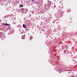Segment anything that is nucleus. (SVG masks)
I'll return each mask as SVG.
<instances>
[{
    "instance_id": "f257e3e1",
    "label": "nucleus",
    "mask_w": 77,
    "mask_h": 77,
    "mask_svg": "<svg viewBox=\"0 0 77 77\" xmlns=\"http://www.w3.org/2000/svg\"><path fill=\"white\" fill-rule=\"evenodd\" d=\"M22 39H24L25 38V35H23L22 36Z\"/></svg>"
},
{
    "instance_id": "7ed1b4c3",
    "label": "nucleus",
    "mask_w": 77,
    "mask_h": 77,
    "mask_svg": "<svg viewBox=\"0 0 77 77\" xmlns=\"http://www.w3.org/2000/svg\"><path fill=\"white\" fill-rule=\"evenodd\" d=\"M19 6L20 7V8H23V5H20Z\"/></svg>"
},
{
    "instance_id": "20e7f679",
    "label": "nucleus",
    "mask_w": 77,
    "mask_h": 77,
    "mask_svg": "<svg viewBox=\"0 0 77 77\" xmlns=\"http://www.w3.org/2000/svg\"><path fill=\"white\" fill-rule=\"evenodd\" d=\"M58 71H59V73H61V72H62V70H58Z\"/></svg>"
},
{
    "instance_id": "f8f14e48",
    "label": "nucleus",
    "mask_w": 77,
    "mask_h": 77,
    "mask_svg": "<svg viewBox=\"0 0 77 77\" xmlns=\"http://www.w3.org/2000/svg\"><path fill=\"white\" fill-rule=\"evenodd\" d=\"M19 11H20V9H19Z\"/></svg>"
},
{
    "instance_id": "39448f33",
    "label": "nucleus",
    "mask_w": 77,
    "mask_h": 77,
    "mask_svg": "<svg viewBox=\"0 0 77 77\" xmlns=\"http://www.w3.org/2000/svg\"><path fill=\"white\" fill-rule=\"evenodd\" d=\"M21 11H22V12H24V9L22 8L21 9Z\"/></svg>"
},
{
    "instance_id": "1a4fd4ad",
    "label": "nucleus",
    "mask_w": 77,
    "mask_h": 77,
    "mask_svg": "<svg viewBox=\"0 0 77 77\" xmlns=\"http://www.w3.org/2000/svg\"><path fill=\"white\" fill-rule=\"evenodd\" d=\"M72 77H74V76L73 75H72Z\"/></svg>"
},
{
    "instance_id": "423d86ee",
    "label": "nucleus",
    "mask_w": 77,
    "mask_h": 77,
    "mask_svg": "<svg viewBox=\"0 0 77 77\" xmlns=\"http://www.w3.org/2000/svg\"><path fill=\"white\" fill-rule=\"evenodd\" d=\"M8 24L7 23H5L4 24V25H5L6 26H8Z\"/></svg>"
},
{
    "instance_id": "9d476101",
    "label": "nucleus",
    "mask_w": 77,
    "mask_h": 77,
    "mask_svg": "<svg viewBox=\"0 0 77 77\" xmlns=\"http://www.w3.org/2000/svg\"><path fill=\"white\" fill-rule=\"evenodd\" d=\"M64 52H65V53L66 52V51H65V50H64Z\"/></svg>"
},
{
    "instance_id": "9b49d317",
    "label": "nucleus",
    "mask_w": 77,
    "mask_h": 77,
    "mask_svg": "<svg viewBox=\"0 0 77 77\" xmlns=\"http://www.w3.org/2000/svg\"><path fill=\"white\" fill-rule=\"evenodd\" d=\"M32 1H33V2H34V0H32Z\"/></svg>"
},
{
    "instance_id": "6e6552de",
    "label": "nucleus",
    "mask_w": 77,
    "mask_h": 77,
    "mask_svg": "<svg viewBox=\"0 0 77 77\" xmlns=\"http://www.w3.org/2000/svg\"><path fill=\"white\" fill-rule=\"evenodd\" d=\"M49 3H50L49 5H51V2H49Z\"/></svg>"
},
{
    "instance_id": "f03ea898",
    "label": "nucleus",
    "mask_w": 77,
    "mask_h": 77,
    "mask_svg": "<svg viewBox=\"0 0 77 77\" xmlns=\"http://www.w3.org/2000/svg\"><path fill=\"white\" fill-rule=\"evenodd\" d=\"M23 27H24V28H26V26L25 24H23Z\"/></svg>"
},
{
    "instance_id": "0eeeda50",
    "label": "nucleus",
    "mask_w": 77,
    "mask_h": 77,
    "mask_svg": "<svg viewBox=\"0 0 77 77\" xmlns=\"http://www.w3.org/2000/svg\"><path fill=\"white\" fill-rule=\"evenodd\" d=\"M30 39H32L33 38V37H30Z\"/></svg>"
}]
</instances>
